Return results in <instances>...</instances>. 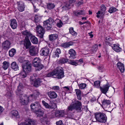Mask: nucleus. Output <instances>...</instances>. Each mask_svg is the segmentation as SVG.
Returning <instances> with one entry per match:
<instances>
[{
  "mask_svg": "<svg viewBox=\"0 0 125 125\" xmlns=\"http://www.w3.org/2000/svg\"><path fill=\"white\" fill-rule=\"evenodd\" d=\"M34 11L35 12H36L39 10V9L37 8L33 4Z\"/></svg>",
  "mask_w": 125,
  "mask_h": 125,
  "instance_id": "0e129e2a",
  "label": "nucleus"
},
{
  "mask_svg": "<svg viewBox=\"0 0 125 125\" xmlns=\"http://www.w3.org/2000/svg\"><path fill=\"white\" fill-rule=\"evenodd\" d=\"M16 50L14 48H12L9 51V54L10 57H13L16 53Z\"/></svg>",
  "mask_w": 125,
  "mask_h": 125,
  "instance_id": "4c0bfd02",
  "label": "nucleus"
},
{
  "mask_svg": "<svg viewBox=\"0 0 125 125\" xmlns=\"http://www.w3.org/2000/svg\"><path fill=\"white\" fill-rule=\"evenodd\" d=\"M12 93L10 91H8L5 95V96L8 98H10L12 95Z\"/></svg>",
  "mask_w": 125,
  "mask_h": 125,
  "instance_id": "864d4df0",
  "label": "nucleus"
},
{
  "mask_svg": "<svg viewBox=\"0 0 125 125\" xmlns=\"http://www.w3.org/2000/svg\"><path fill=\"white\" fill-rule=\"evenodd\" d=\"M40 19L41 17L39 15L36 14L34 16V22L36 23H37L40 21Z\"/></svg>",
  "mask_w": 125,
  "mask_h": 125,
  "instance_id": "58836bf2",
  "label": "nucleus"
},
{
  "mask_svg": "<svg viewBox=\"0 0 125 125\" xmlns=\"http://www.w3.org/2000/svg\"><path fill=\"white\" fill-rule=\"evenodd\" d=\"M112 40V39L111 38L106 37V40H105V42L106 43H108L109 41H111Z\"/></svg>",
  "mask_w": 125,
  "mask_h": 125,
  "instance_id": "052dcab7",
  "label": "nucleus"
},
{
  "mask_svg": "<svg viewBox=\"0 0 125 125\" xmlns=\"http://www.w3.org/2000/svg\"><path fill=\"white\" fill-rule=\"evenodd\" d=\"M94 86L96 88H99L100 86V82L99 81H96L94 83Z\"/></svg>",
  "mask_w": 125,
  "mask_h": 125,
  "instance_id": "3c124183",
  "label": "nucleus"
},
{
  "mask_svg": "<svg viewBox=\"0 0 125 125\" xmlns=\"http://www.w3.org/2000/svg\"><path fill=\"white\" fill-rule=\"evenodd\" d=\"M56 21L57 22L56 23L57 27L60 28L62 27L63 23L61 20L58 19H56Z\"/></svg>",
  "mask_w": 125,
  "mask_h": 125,
  "instance_id": "de8ad7c7",
  "label": "nucleus"
},
{
  "mask_svg": "<svg viewBox=\"0 0 125 125\" xmlns=\"http://www.w3.org/2000/svg\"><path fill=\"white\" fill-rule=\"evenodd\" d=\"M11 44V43L10 41L6 40L2 43V47L4 49L8 50L10 47Z\"/></svg>",
  "mask_w": 125,
  "mask_h": 125,
  "instance_id": "a211bd4d",
  "label": "nucleus"
},
{
  "mask_svg": "<svg viewBox=\"0 0 125 125\" xmlns=\"http://www.w3.org/2000/svg\"><path fill=\"white\" fill-rule=\"evenodd\" d=\"M61 53V51L60 49L59 48H57L54 52V54L53 55V56L55 57H59V55Z\"/></svg>",
  "mask_w": 125,
  "mask_h": 125,
  "instance_id": "72a5a7b5",
  "label": "nucleus"
},
{
  "mask_svg": "<svg viewBox=\"0 0 125 125\" xmlns=\"http://www.w3.org/2000/svg\"><path fill=\"white\" fill-rule=\"evenodd\" d=\"M36 80L35 77L34 75L31 76L30 77V81H31L32 83Z\"/></svg>",
  "mask_w": 125,
  "mask_h": 125,
  "instance_id": "6e6d98bb",
  "label": "nucleus"
},
{
  "mask_svg": "<svg viewBox=\"0 0 125 125\" xmlns=\"http://www.w3.org/2000/svg\"><path fill=\"white\" fill-rule=\"evenodd\" d=\"M98 45L97 44L94 45L90 49V51L92 53H94L97 51L98 49Z\"/></svg>",
  "mask_w": 125,
  "mask_h": 125,
  "instance_id": "2f4dec72",
  "label": "nucleus"
},
{
  "mask_svg": "<svg viewBox=\"0 0 125 125\" xmlns=\"http://www.w3.org/2000/svg\"><path fill=\"white\" fill-rule=\"evenodd\" d=\"M82 106L81 102L76 100H75L71 103L67 109V112L68 113H71L73 109H74L77 112H81L82 111Z\"/></svg>",
  "mask_w": 125,
  "mask_h": 125,
  "instance_id": "f257e3e1",
  "label": "nucleus"
},
{
  "mask_svg": "<svg viewBox=\"0 0 125 125\" xmlns=\"http://www.w3.org/2000/svg\"><path fill=\"white\" fill-rule=\"evenodd\" d=\"M114 45L113 49L115 51L117 52H119L121 51V49L119 47V44H114Z\"/></svg>",
  "mask_w": 125,
  "mask_h": 125,
  "instance_id": "c756f323",
  "label": "nucleus"
},
{
  "mask_svg": "<svg viewBox=\"0 0 125 125\" xmlns=\"http://www.w3.org/2000/svg\"><path fill=\"white\" fill-rule=\"evenodd\" d=\"M68 63L73 65L76 66L77 65V62L73 60L68 59Z\"/></svg>",
  "mask_w": 125,
  "mask_h": 125,
  "instance_id": "79ce46f5",
  "label": "nucleus"
},
{
  "mask_svg": "<svg viewBox=\"0 0 125 125\" xmlns=\"http://www.w3.org/2000/svg\"><path fill=\"white\" fill-rule=\"evenodd\" d=\"M54 114L55 116L57 117H63L65 115H66L65 117L67 118L72 119L73 117V115L72 113H68L67 112V109L65 112L64 110H57L55 112Z\"/></svg>",
  "mask_w": 125,
  "mask_h": 125,
  "instance_id": "20e7f679",
  "label": "nucleus"
},
{
  "mask_svg": "<svg viewBox=\"0 0 125 125\" xmlns=\"http://www.w3.org/2000/svg\"><path fill=\"white\" fill-rule=\"evenodd\" d=\"M117 65L121 73H123L125 71L124 64L120 62H118L117 64Z\"/></svg>",
  "mask_w": 125,
  "mask_h": 125,
  "instance_id": "393cba45",
  "label": "nucleus"
},
{
  "mask_svg": "<svg viewBox=\"0 0 125 125\" xmlns=\"http://www.w3.org/2000/svg\"><path fill=\"white\" fill-rule=\"evenodd\" d=\"M35 120L30 119L27 120L25 125H35Z\"/></svg>",
  "mask_w": 125,
  "mask_h": 125,
  "instance_id": "e433bc0d",
  "label": "nucleus"
},
{
  "mask_svg": "<svg viewBox=\"0 0 125 125\" xmlns=\"http://www.w3.org/2000/svg\"><path fill=\"white\" fill-rule=\"evenodd\" d=\"M76 92L77 99L79 100H81V92L80 90L78 89H76L75 90Z\"/></svg>",
  "mask_w": 125,
  "mask_h": 125,
  "instance_id": "c85d7f7f",
  "label": "nucleus"
},
{
  "mask_svg": "<svg viewBox=\"0 0 125 125\" xmlns=\"http://www.w3.org/2000/svg\"><path fill=\"white\" fill-rule=\"evenodd\" d=\"M31 64L28 63H27L24 65H23L22 68L24 71L28 73H30L31 70Z\"/></svg>",
  "mask_w": 125,
  "mask_h": 125,
  "instance_id": "dca6fc26",
  "label": "nucleus"
},
{
  "mask_svg": "<svg viewBox=\"0 0 125 125\" xmlns=\"http://www.w3.org/2000/svg\"><path fill=\"white\" fill-rule=\"evenodd\" d=\"M23 44L26 49L30 48L31 47V43L29 39H24L23 41Z\"/></svg>",
  "mask_w": 125,
  "mask_h": 125,
  "instance_id": "b1692460",
  "label": "nucleus"
},
{
  "mask_svg": "<svg viewBox=\"0 0 125 125\" xmlns=\"http://www.w3.org/2000/svg\"><path fill=\"white\" fill-rule=\"evenodd\" d=\"M24 87V86L22 85V84L20 83L18 87L17 91L18 93L17 94L18 95H22L23 94V93L22 91H21V89H22Z\"/></svg>",
  "mask_w": 125,
  "mask_h": 125,
  "instance_id": "a878e982",
  "label": "nucleus"
},
{
  "mask_svg": "<svg viewBox=\"0 0 125 125\" xmlns=\"http://www.w3.org/2000/svg\"><path fill=\"white\" fill-rule=\"evenodd\" d=\"M53 114L52 112H51L47 114V115L49 116V117L50 118H52L53 117Z\"/></svg>",
  "mask_w": 125,
  "mask_h": 125,
  "instance_id": "13d9d810",
  "label": "nucleus"
},
{
  "mask_svg": "<svg viewBox=\"0 0 125 125\" xmlns=\"http://www.w3.org/2000/svg\"><path fill=\"white\" fill-rule=\"evenodd\" d=\"M36 32L38 36L40 38H43V35L45 33L44 28L40 25H38L36 27Z\"/></svg>",
  "mask_w": 125,
  "mask_h": 125,
  "instance_id": "1a4fd4ad",
  "label": "nucleus"
},
{
  "mask_svg": "<svg viewBox=\"0 0 125 125\" xmlns=\"http://www.w3.org/2000/svg\"><path fill=\"white\" fill-rule=\"evenodd\" d=\"M64 73L63 69L61 67H59L56 70L47 74L46 77L53 76V77L58 79H61L64 76Z\"/></svg>",
  "mask_w": 125,
  "mask_h": 125,
  "instance_id": "f03ea898",
  "label": "nucleus"
},
{
  "mask_svg": "<svg viewBox=\"0 0 125 125\" xmlns=\"http://www.w3.org/2000/svg\"><path fill=\"white\" fill-rule=\"evenodd\" d=\"M32 65L35 67V69L36 71L41 70L44 67L43 65L41 64L40 59L38 58H34L32 63Z\"/></svg>",
  "mask_w": 125,
  "mask_h": 125,
  "instance_id": "39448f33",
  "label": "nucleus"
},
{
  "mask_svg": "<svg viewBox=\"0 0 125 125\" xmlns=\"http://www.w3.org/2000/svg\"><path fill=\"white\" fill-rule=\"evenodd\" d=\"M63 88L64 90L66 92H67L69 90V88L68 86L64 87Z\"/></svg>",
  "mask_w": 125,
  "mask_h": 125,
  "instance_id": "e2e57ef3",
  "label": "nucleus"
},
{
  "mask_svg": "<svg viewBox=\"0 0 125 125\" xmlns=\"http://www.w3.org/2000/svg\"><path fill=\"white\" fill-rule=\"evenodd\" d=\"M94 115L97 122L101 123H105L106 122L107 117L105 114L98 112L95 113Z\"/></svg>",
  "mask_w": 125,
  "mask_h": 125,
  "instance_id": "7ed1b4c3",
  "label": "nucleus"
},
{
  "mask_svg": "<svg viewBox=\"0 0 125 125\" xmlns=\"http://www.w3.org/2000/svg\"><path fill=\"white\" fill-rule=\"evenodd\" d=\"M27 73H26V72L23 69L20 72L19 74L22 78H24L25 77L27 76Z\"/></svg>",
  "mask_w": 125,
  "mask_h": 125,
  "instance_id": "a19ab883",
  "label": "nucleus"
},
{
  "mask_svg": "<svg viewBox=\"0 0 125 125\" xmlns=\"http://www.w3.org/2000/svg\"><path fill=\"white\" fill-rule=\"evenodd\" d=\"M73 43L71 42H65L61 44V46L64 48H67L69 47L70 46L72 45Z\"/></svg>",
  "mask_w": 125,
  "mask_h": 125,
  "instance_id": "cd10ccee",
  "label": "nucleus"
},
{
  "mask_svg": "<svg viewBox=\"0 0 125 125\" xmlns=\"http://www.w3.org/2000/svg\"><path fill=\"white\" fill-rule=\"evenodd\" d=\"M58 37V35L57 34H53L49 35V40L50 41H53L54 40L56 39Z\"/></svg>",
  "mask_w": 125,
  "mask_h": 125,
  "instance_id": "c9c22d12",
  "label": "nucleus"
},
{
  "mask_svg": "<svg viewBox=\"0 0 125 125\" xmlns=\"http://www.w3.org/2000/svg\"><path fill=\"white\" fill-rule=\"evenodd\" d=\"M55 7V5L54 4L52 3H49L47 4V8L50 10L53 9Z\"/></svg>",
  "mask_w": 125,
  "mask_h": 125,
  "instance_id": "37998d69",
  "label": "nucleus"
},
{
  "mask_svg": "<svg viewBox=\"0 0 125 125\" xmlns=\"http://www.w3.org/2000/svg\"><path fill=\"white\" fill-rule=\"evenodd\" d=\"M42 103L43 106L46 109L55 110L57 108V105L55 103L52 102L51 103V105H49L44 100L42 101Z\"/></svg>",
  "mask_w": 125,
  "mask_h": 125,
  "instance_id": "9d476101",
  "label": "nucleus"
},
{
  "mask_svg": "<svg viewBox=\"0 0 125 125\" xmlns=\"http://www.w3.org/2000/svg\"><path fill=\"white\" fill-rule=\"evenodd\" d=\"M35 113L37 115V117H40L42 116L43 114V111L41 110V109L40 110L35 111Z\"/></svg>",
  "mask_w": 125,
  "mask_h": 125,
  "instance_id": "49530a36",
  "label": "nucleus"
},
{
  "mask_svg": "<svg viewBox=\"0 0 125 125\" xmlns=\"http://www.w3.org/2000/svg\"><path fill=\"white\" fill-rule=\"evenodd\" d=\"M39 80V83L40 84H44L46 82V81L43 78L41 79L38 78Z\"/></svg>",
  "mask_w": 125,
  "mask_h": 125,
  "instance_id": "603ef678",
  "label": "nucleus"
},
{
  "mask_svg": "<svg viewBox=\"0 0 125 125\" xmlns=\"http://www.w3.org/2000/svg\"><path fill=\"white\" fill-rule=\"evenodd\" d=\"M86 84L85 83H81L80 84L79 87L82 89H84L86 87Z\"/></svg>",
  "mask_w": 125,
  "mask_h": 125,
  "instance_id": "4d7b16f0",
  "label": "nucleus"
},
{
  "mask_svg": "<svg viewBox=\"0 0 125 125\" xmlns=\"http://www.w3.org/2000/svg\"><path fill=\"white\" fill-rule=\"evenodd\" d=\"M47 94L48 97L51 99H54L56 98L57 95L56 93L54 91H50L48 92Z\"/></svg>",
  "mask_w": 125,
  "mask_h": 125,
  "instance_id": "4be33fe9",
  "label": "nucleus"
},
{
  "mask_svg": "<svg viewBox=\"0 0 125 125\" xmlns=\"http://www.w3.org/2000/svg\"><path fill=\"white\" fill-rule=\"evenodd\" d=\"M100 11H98L96 13V17L98 18L100 17L103 18L106 10V7L104 5L102 4L100 6Z\"/></svg>",
  "mask_w": 125,
  "mask_h": 125,
  "instance_id": "0eeeda50",
  "label": "nucleus"
},
{
  "mask_svg": "<svg viewBox=\"0 0 125 125\" xmlns=\"http://www.w3.org/2000/svg\"><path fill=\"white\" fill-rule=\"evenodd\" d=\"M59 87L58 86H54L52 87V89L53 90L57 92L59 90Z\"/></svg>",
  "mask_w": 125,
  "mask_h": 125,
  "instance_id": "5fc2aeb1",
  "label": "nucleus"
},
{
  "mask_svg": "<svg viewBox=\"0 0 125 125\" xmlns=\"http://www.w3.org/2000/svg\"><path fill=\"white\" fill-rule=\"evenodd\" d=\"M33 83L34 86L36 87H37L40 85L38 78L35 80Z\"/></svg>",
  "mask_w": 125,
  "mask_h": 125,
  "instance_id": "09e8293b",
  "label": "nucleus"
},
{
  "mask_svg": "<svg viewBox=\"0 0 125 125\" xmlns=\"http://www.w3.org/2000/svg\"><path fill=\"white\" fill-rule=\"evenodd\" d=\"M71 6V4L69 2L67 3L65 6L62 7V8L65 9H69Z\"/></svg>",
  "mask_w": 125,
  "mask_h": 125,
  "instance_id": "8fccbe9b",
  "label": "nucleus"
},
{
  "mask_svg": "<svg viewBox=\"0 0 125 125\" xmlns=\"http://www.w3.org/2000/svg\"><path fill=\"white\" fill-rule=\"evenodd\" d=\"M83 1L82 0H81L78 3V5L80 6L83 4Z\"/></svg>",
  "mask_w": 125,
  "mask_h": 125,
  "instance_id": "774afa93",
  "label": "nucleus"
},
{
  "mask_svg": "<svg viewBox=\"0 0 125 125\" xmlns=\"http://www.w3.org/2000/svg\"><path fill=\"white\" fill-rule=\"evenodd\" d=\"M76 0H69V3L72 6H73V3H74L75 1Z\"/></svg>",
  "mask_w": 125,
  "mask_h": 125,
  "instance_id": "69168bd1",
  "label": "nucleus"
},
{
  "mask_svg": "<svg viewBox=\"0 0 125 125\" xmlns=\"http://www.w3.org/2000/svg\"><path fill=\"white\" fill-rule=\"evenodd\" d=\"M69 33L71 34L73 36H76L77 35V33L74 31V28L73 27H70L69 28Z\"/></svg>",
  "mask_w": 125,
  "mask_h": 125,
  "instance_id": "473e14b6",
  "label": "nucleus"
},
{
  "mask_svg": "<svg viewBox=\"0 0 125 125\" xmlns=\"http://www.w3.org/2000/svg\"><path fill=\"white\" fill-rule=\"evenodd\" d=\"M30 106L31 110L34 112L40 110L42 108L39 102L37 101L32 103Z\"/></svg>",
  "mask_w": 125,
  "mask_h": 125,
  "instance_id": "6e6552de",
  "label": "nucleus"
},
{
  "mask_svg": "<svg viewBox=\"0 0 125 125\" xmlns=\"http://www.w3.org/2000/svg\"><path fill=\"white\" fill-rule=\"evenodd\" d=\"M2 67L5 70L7 69L9 65V63L6 61H4L3 63Z\"/></svg>",
  "mask_w": 125,
  "mask_h": 125,
  "instance_id": "c03bdc74",
  "label": "nucleus"
},
{
  "mask_svg": "<svg viewBox=\"0 0 125 125\" xmlns=\"http://www.w3.org/2000/svg\"><path fill=\"white\" fill-rule=\"evenodd\" d=\"M10 26L12 29H15L17 26V23L16 20L15 19H12L10 21Z\"/></svg>",
  "mask_w": 125,
  "mask_h": 125,
  "instance_id": "5701e85b",
  "label": "nucleus"
},
{
  "mask_svg": "<svg viewBox=\"0 0 125 125\" xmlns=\"http://www.w3.org/2000/svg\"><path fill=\"white\" fill-rule=\"evenodd\" d=\"M54 21L53 20L52 18L50 17L48 19L44 21V26L47 30H51Z\"/></svg>",
  "mask_w": 125,
  "mask_h": 125,
  "instance_id": "423d86ee",
  "label": "nucleus"
},
{
  "mask_svg": "<svg viewBox=\"0 0 125 125\" xmlns=\"http://www.w3.org/2000/svg\"><path fill=\"white\" fill-rule=\"evenodd\" d=\"M40 94V93L37 90L34 91L33 94L29 96L30 99V100L36 99Z\"/></svg>",
  "mask_w": 125,
  "mask_h": 125,
  "instance_id": "2eb2a0df",
  "label": "nucleus"
},
{
  "mask_svg": "<svg viewBox=\"0 0 125 125\" xmlns=\"http://www.w3.org/2000/svg\"><path fill=\"white\" fill-rule=\"evenodd\" d=\"M31 40L32 43L34 44H37L38 42L37 38L34 36H31Z\"/></svg>",
  "mask_w": 125,
  "mask_h": 125,
  "instance_id": "f704fd0d",
  "label": "nucleus"
},
{
  "mask_svg": "<svg viewBox=\"0 0 125 125\" xmlns=\"http://www.w3.org/2000/svg\"><path fill=\"white\" fill-rule=\"evenodd\" d=\"M17 4L18 10L21 12L23 11L24 9V4L23 2L21 1L17 2Z\"/></svg>",
  "mask_w": 125,
  "mask_h": 125,
  "instance_id": "6ab92c4d",
  "label": "nucleus"
},
{
  "mask_svg": "<svg viewBox=\"0 0 125 125\" xmlns=\"http://www.w3.org/2000/svg\"><path fill=\"white\" fill-rule=\"evenodd\" d=\"M11 114V115L13 117H16L17 118H19V115L18 112L16 110H14L12 111Z\"/></svg>",
  "mask_w": 125,
  "mask_h": 125,
  "instance_id": "7c9ffc66",
  "label": "nucleus"
},
{
  "mask_svg": "<svg viewBox=\"0 0 125 125\" xmlns=\"http://www.w3.org/2000/svg\"><path fill=\"white\" fill-rule=\"evenodd\" d=\"M68 59L64 58H62L60 59L58 62L59 63L63 64L68 62Z\"/></svg>",
  "mask_w": 125,
  "mask_h": 125,
  "instance_id": "a18cd8bd",
  "label": "nucleus"
},
{
  "mask_svg": "<svg viewBox=\"0 0 125 125\" xmlns=\"http://www.w3.org/2000/svg\"><path fill=\"white\" fill-rule=\"evenodd\" d=\"M21 33L23 36L25 37V39H29L32 35V34L30 31L26 30L22 31Z\"/></svg>",
  "mask_w": 125,
  "mask_h": 125,
  "instance_id": "f3484780",
  "label": "nucleus"
},
{
  "mask_svg": "<svg viewBox=\"0 0 125 125\" xmlns=\"http://www.w3.org/2000/svg\"><path fill=\"white\" fill-rule=\"evenodd\" d=\"M103 107L105 108H108L110 106L111 102L109 100L104 99L102 102Z\"/></svg>",
  "mask_w": 125,
  "mask_h": 125,
  "instance_id": "412c9836",
  "label": "nucleus"
},
{
  "mask_svg": "<svg viewBox=\"0 0 125 125\" xmlns=\"http://www.w3.org/2000/svg\"><path fill=\"white\" fill-rule=\"evenodd\" d=\"M74 15L75 16H77L79 15V11H74L73 12Z\"/></svg>",
  "mask_w": 125,
  "mask_h": 125,
  "instance_id": "338daca9",
  "label": "nucleus"
},
{
  "mask_svg": "<svg viewBox=\"0 0 125 125\" xmlns=\"http://www.w3.org/2000/svg\"><path fill=\"white\" fill-rule=\"evenodd\" d=\"M30 100L29 96L25 95L20 98V102L21 105H26L28 104Z\"/></svg>",
  "mask_w": 125,
  "mask_h": 125,
  "instance_id": "9b49d317",
  "label": "nucleus"
},
{
  "mask_svg": "<svg viewBox=\"0 0 125 125\" xmlns=\"http://www.w3.org/2000/svg\"><path fill=\"white\" fill-rule=\"evenodd\" d=\"M110 87V84L108 83L104 85L102 87H100V89L102 93L105 94L108 91Z\"/></svg>",
  "mask_w": 125,
  "mask_h": 125,
  "instance_id": "4468645a",
  "label": "nucleus"
},
{
  "mask_svg": "<svg viewBox=\"0 0 125 125\" xmlns=\"http://www.w3.org/2000/svg\"><path fill=\"white\" fill-rule=\"evenodd\" d=\"M29 52L31 55L35 56L38 53V49L36 47L31 46L29 48Z\"/></svg>",
  "mask_w": 125,
  "mask_h": 125,
  "instance_id": "f8f14e48",
  "label": "nucleus"
},
{
  "mask_svg": "<svg viewBox=\"0 0 125 125\" xmlns=\"http://www.w3.org/2000/svg\"><path fill=\"white\" fill-rule=\"evenodd\" d=\"M79 15H84L85 14V12L84 11H83L82 10H79Z\"/></svg>",
  "mask_w": 125,
  "mask_h": 125,
  "instance_id": "bf43d9fd",
  "label": "nucleus"
},
{
  "mask_svg": "<svg viewBox=\"0 0 125 125\" xmlns=\"http://www.w3.org/2000/svg\"><path fill=\"white\" fill-rule=\"evenodd\" d=\"M118 10L114 6H112L110 8L108 11V12L110 13H114Z\"/></svg>",
  "mask_w": 125,
  "mask_h": 125,
  "instance_id": "ea45409f",
  "label": "nucleus"
},
{
  "mask_svg": "<svg viewBox=\"0 0 125 125\" xmlns=\"http://www.w3.org/2000/svg\"><path fill=\"white\" fill-rule=\"evenodd\" d=\"M56 125H63L62 121L61 120L56 122Z\"/></svg>",
  "mask_w": 125,
  "mask_h": 125,
  "instance_id": "680f3d73",
  "label": "nucleus"
},
{
  "mask_svg": "<svg viewBox=\"0 0 125 125\" xmlns=\"http://www.w3.org/2000/svg\"><path fill=\"white\" fill-rule=\"evenodd\" d=\"M11 67L15 71L18 70L19 68L18 65L15 62H12L11 64Z\"/></svg>",
  "mask_w": 125,
  "mask_h": 125,
  "instance_id": "bb28decb",
  "label": "nucleus"
},
{
  "mask_svg": "<svg viewBox=\"0 0 125 125\" xmlns=\"http://www.w3.org/2000/svg\"><path fill=\"white\" fill-rule=\"evenodd\" d=\"M50 51V49L47 47H44L40 50V54L42 56H47L49 54Z\"/></svg>",
  "mask_w": 125,
  "mask_h": 125,
  "instance_id": "ddd939ff",
  "label": "nucleus"
},
{
  "mask_svg": "<svg viewBox=\"0 0 125 125\" xmlns=\"http://www.w3.org/2000/svg\"><path fill=\"white\" fill-rule=\"evenodd\" d=\"M68 53L70 55L69 56V58L70 59H74L76 58V53L73 49H71L69 50Z\"/></svg>",
  "mask_w": 125,
  "mask_h": 125,
  "instance_id": "aec40b11",
  "label": "nucleus"
}]
</instances>
